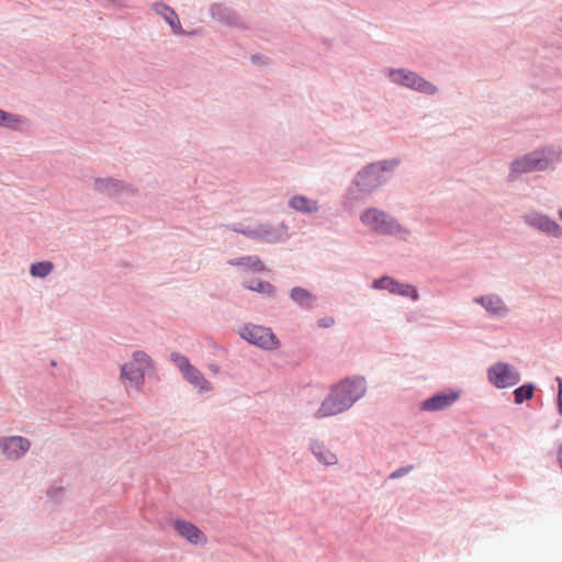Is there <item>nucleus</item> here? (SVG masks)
I'll list each match as a JSON object with an SVG mask.
<instances>
[{
  "label": "nucleus",
  "instance_id": "1",
  "mask_svg": "<svg viewBox=\"0 0 562 562\" xmlns=\"http://www.w3.org/2000/svg\"><path fill=\"white\" fill-rule=\"evenodd\" d=\"M367 391L368 381L363 375L346 376L330 386L313 416L316 419H324L344 414L363 398Z\"/></svg>",
  "mask_w": 562,
  "mask_h": 562
},
{
  "label": "nucleus",
  "instance_id": "2",
  "mask_svg": "<svg viewBox=\"0 0 562 562\" xmlns=\"http://www.w3.org/2000/svg\"><path fill=\"white\" fill-rule=\"evenodd\" d=\"M400 165L401 159L397 157L366 164L351 179L349 192L355 193L356 198H371L391 181Z\"/></svg>",
  "mask_w": 562,
  "mask_h": 562
},
{
  "label": "nucleus",
  "instance_id": "3",
  "mask_svg": "<svg viewBox=\"0 0 562 562\" xmlns=\"http://www.w3.org/2000/svg\"><path fill=\"white\" fill-rule=\"evenodd\" d=\"M359 222L371 234L407 241L412 231L403 225L393 214L379 207L367 206L359 213Z\"/></svg>",
  "mask_w": 562,
  "mask_h": 562
},
{
  "label": "nucleus",
  "instance_id": "4",
  "mask_svg": "<svg viewBox=\"0 0 562 562\" xmlns=\"http://www.w3.org/2000/svg\"><path fill=\"white\" fill-rule=\"evenodd\" d=\"M562 151L557 146H543L515 158L509 164L507 180L515 182L524 175L542 172L560 161Z\"/></svg>",
  "mask_w": 562,
  "mask_h": 562
},
{
  "label": "nucleus",
  "instance_id": "5",
  "mask_svg": "<svg viewBox=\"0 0 562 562\" xmlns=\"http://www.w3.org/2000/svg\"><path fill=\"white\" fill-rule=\"evenodd\" d=\"M382 74L392 85L420 94L434 97L439 92V88L435 83L409 68L385 67L382 69Z\"/></svg>",
  "mask_w": 562,
  "mask_h": 562
},
{
  "label": "nucleus",
  "instance_id": "6",
  "mask_svg": "<svg viewBox=\"0 0 562 562\" xmlns=\"http://www.w3.org/2000/svg\"><path fill=\"white\" fill-rule=\"evenodd\" d=\"M237 334L248 344L266 351L279 349L281 342L271 328L247 323L241 325Z\"/></svg>",
  "mask_w": 562,
  "mask_h": 562
},
{
  "label": "nucleus",
  "instance_id": "7",
  "mask_svg": "<svg viewBox=\"0 0 562 562\" xmlns=\"http://www.w3.org/2000/svg\"><path fill=\"white\" fill-rule=\"evenodd\" d=\"M171 361L180 370L183 379L190 383L200 394L209 393L213 390L212 383L205 379L203 373L191 364L189 358L179 352L170 355Z\"/></svg>",
  "mask_w": 562,
  "mask_h": 562
},
{
  "label": "nucleus",
  "instance_id": "8",
  "mask_svg": "<svg viewBox=\"0 0 562 562\" xmlns=\"http://www.w3.org/2000/svg\"><path fill=\"white\" fill-rule=\"evenodd\" d=\"M245 237L266 244H278L289 238V227L283 222L273 225L271 223H259L251 226L250 232L245 233Z\"/></svg>",
  "mask_w": 562,
  "mask_h": 562
},
{
  "label": "nucleus",
  "instance_id": "9",
  "mask_svg": "<svg viewBox=\"0 0 562 562\" xmlns=\"http://www.w3.org/2000/svg\"><path fill=\"white\" fill-rule=\"evenodd\" d=\"M487 380L496 389H508L518 384L521 374L516 367L510 363L498 361L488 367Z\"/></svg>",
  "mask_w": 562,
  "mask_h": 562
},
{
  "label": "nucleus",
  "instance_id": "10",
  "mask_svg": "<svg viewBox=\"0 0 562 562\" xmlns=\"http://www.w3.org/2000/svg\"><path fill=\"white\" fill-rule=\"evenodd\" d=\"M521 218L529 228L547 237L555 239L562 238V226L548 214L531 210L526 212Z\"/></svg>",
  "mask_w": 562,
  "mask_h": 562
},
{
  "label": "nucleus",
  "instance_id": "11",
  "mask_svg": "<svg viewBox=\"0 0 562 562\" xmlns=\"http://www.w3.org/2000/svg\"><path fill=\"white\" fill-rule=\"evenodd\" d=\"M30 439L23 436H0V450L8 461L21 460L31 449Z\"/></svg>",
  "mask_w": 562,
  "mask_h": 562
},
{
  "label": "nucleus",
  "instance_id": "12",
  "mask_svg": "<svg viewBox=\"0 0 562 562\" xmlns=\"http://www.w3.org/2000/svg\"><path fill=\"white\" fill-rule=\"evenodd\" d=\"M473 303L480 305L491 318L502 319L509 315L510 308L497 293H487L473 297Z\"/></svg>",
  "mask_w": 562,
  "mask_h": 562
},
{
  "label": "nucleus",
  "instance_id": "13",
  "mask_svg": "<svg viewBox=\"0 0 562 562\" xmlns=\"http://www.w3.org/2000/svg\"><path fill=\"white\" fill-rule=\"evenodd\" d=\"M371 286L374 290H386L392 294L409 297L413 301L419 300L418 291L414 285L409 283L400 282L389 276H383L379 279H375L372 282Z\"/></svg>",
  "mask_w": 562,
  "mask_h": 562
},
{
  "label": "nucleus",
  "instance_id": "14",
  "mask_svg": "<svg viewBox=\"0 0 562 562\" xmlns=\"http://www.w3.org/2000/svg\"><path fill=\"white\" fill-rule=\"evenodd\" d=\"M92 190L109 198H117L124 193H134V189L128 183L112 177L94 178Z\"/></svg>",
  "mask_w": 562,
  "mask_h": 562
},
{
  "label": "nucleus",
  "instance_id": "15",
  "mask_svg": "<svg viewBox=\"0 0 562 562\" xmlns=\"http://www.w3.org/2000/svg\"><path fill=\"white\" fill-rule=\"evenodd\" d=\"M461 396V391L448 389L424 400L419 408L424 412H440L451 407Z\"/></svg>",
  "mask_w": 562,
  "mask_h": 562
},
{
  "label": "nucleus",
  "instance_id": "16",
  "mask_svg": "<svg viewBox=\"0 0 562 562\" xmlns=\"http://www.w3.org/2000/svg\"><path fill=\"white\" fill-rule=\"evenodd\" d=\"M209 12L212 19L218 21L224 25L238 29H243L246 26L245 23L241 21L240 16L237 14V12L225 4L213 3L211 4Z\"/></svg>",
  "mask_w": 562,
  "mask_h": 562
},
{
  "label": "nucleus",
  "instance_id": "17",
  "mask_svg": "<svg viewBox=\"0 0 562 562\" xmlns=\"http://www.w3.org/2000/svg\"><path fill=\"white\" fill-rule=\"evenodd\" d=\"M150 7L157 15L168 23L173 34L180 35L184 33L177 12L170 5L162 1H155Z\"/></svg>",
  "mask_w": 562,
  "mask_h": 562
},
{
  "label": "nucleus",
  "instance_id": "18",
  "mask_svg": "<svg viewBox=\"0 0 562 562\" xmlns=\"http://www.w3.org/2000/svg\"><path fill=\"white\" fill-rule=\"evenodd\" d=\"M288 206L303 215L312 216L319 212L318 200L311 199L304 194H293L288 200Z\"/></svg>",
  "mask_w": 562,
  "mask_h": 562
},
{
  "label": "nucleus",
  "instance_id": "19",
  "mask_svg": "<svg viewBox=\"0 0 562 562\" xmlns=\"http://www.w3.org/2000/svg\"><path fill=\"white\" fill-rule=\"evenodd\" d=\"M177 533L190 543L202 544L206 542L204 533L192 522L178 519L173 524Z\"/></svg>",
  "mask_w": 562,
  "mask_h": 562
},
{
  "label": "nucleus",
  "instance_id": "20",
  "mask_svg": "<svg viewBox=\"0 0 562 562\" xmlns=\"http://www.w3.org/2000/svg\"><path fill=\"white\" fill-rule=\"evenodd\" d=\"M290 300L301 310L314 308L317 296L303 286H293L289 292Z\"/></svg>",
  "mask_w": 562,
  "mask_h": 562
},
{
  "label": "nucleus",
  "instance_id": "21",
  "mask_svg": "<svg viewBox=\"0 0 562 562\" xmlns=\"http://www.w3.org/2000/svg\"><path fill=\"white\" fill-rule=\"evenodd\" d=\"M310 450L317 461L324 465H335L338 462L337 456L323 441L311 440Z\"/></svg>",
  "mask_w": 562,
  "mask_h": 562
},
{
  "label": "nucleus",
  "instance_id": "22",
  "mask_svg": "<svg viewBox=\"0 0 562 562\" xmlns=\"http://www.w3.org/2000/svg\"><path fill=\"white\" fill-rule=\"evenodd\" d=\"M229 266L241 267L245 271L251 272H265L268 271L266 265L256 255L241 256L229 259L227 261Z\"/></svg>",
  "mask_w": 562,
  "mask_h": 562
},
{
  "label": "nucleus",
  "instance_id": "23",
  "mask_svg": "<svg viewBox=\"0 0 562 562\" xmlns=\"http://www.w3.org/2000/svg\"><path fill=\"white\" fill-rule=\"evenodd\" d=\"M243 288L260 293L269 299H274L277 295V288L268 281L251 278L249 280H244L241 283Z\"/></svg>",
  "mask_w": 562,
  "mask_h": 562
},
{
  "label": "nucleus",
  "instance_id": "24",
  "mask_svg": "<svg viewBox=\"0 0 562 562\" xmlns=\"http://www.w3.org/2000/svg\"><path fill=\"white\" fill-rule=\"evenodd\" d=\"M146 372L147 371L143 368L134 366L130 362L121 367V378L127 380L131 385L135 386L136 389H140V386L144 384Z\"/></svg>",
  "mask_w": 562,
  "mask_h": 562
},
{
  "label": "nucleus",
  "instance_id": "25",
  "mask_svg": "<svg viewBox=\"0 0 562 562\" xmlns=\"http://www.w3.org/2000/svg\"><path fill=\"white\" fill-rule=\"evenodd\" d=\"M26 125L29 120L25 116L0 109V127L19 131Z\"/></svg>",
  "mask_w": 562,
  "mask_h": 562
},
{
  "label": "nucleus",
  "instance_id": "26",
  "mask_svg": "<svg viewBox=\"0 0 562 562\" xmlns=\"http://www.w3.org/2000/svg\"><path fill=\"white\" fill-rule=\"evenodd\" d=\"M54 270L52 261H37L31 265L30 274L34 278L44 279L49 276Z\"/></svg>",
  "mask_w": 562,
  "mask_h": 562
},
{
  "label": "nucleus",
  "instance_id": "27",
  "mask_svg": "<svg viewBox=\"0 0 562 562\" xmlns=\"http://www.w3.org/2000/svg\"><path fill=\"white\" fill-rule=\"evenodd\" d=\"M536 385L531 382L525 383L514 390V401L516 404H522L525 401L532 398Z\"/></svg>",
  "mask_w": 562,
  "mask_h": 562
},
{
  "label": "nucleus",
  "instance_id": "28",
  "mask_svg": "<svg viewBox=\"0 0 562 562\" xmlns=\"http://www.w3.org/2000/svg\"><path fill=\"white\" fill-rule=\"evenodd\" d=\"M130 363L140 367L146 371H149L153 368V361L150 357L143 350L133 352Z\"/></svg>",
  "mask_w": 562,
  "mask_h": 562
},
{
  "label": "nucleus",
  "instance_id": "29",
  "mask_svg": "<svg viewBox=\"0 0 562 562\" xmlns=\"http://www.w3.org/2000/svg\"><path fill=\"white\" fill-rule=\"evenodd\" d=\"M413 469H414V465H406V467L398 468L389 475V479L396 480V479L403 477V476L407 475Z\"/></svg>",
  "mask_w": 562,
  "mask_h": 562
},
{
  "label": "nucleus",
  "instance_id": "30",
  "mask_svg": "<svg viewBox=\"0 0 562 562\" xmlns=\"http://www.w3.org/2000/svg\"><path fill=\"white\" fill-rule=\"evenodd\" d=\"M225 227L244 236L246 232L251 231V226H244L243 224L225 225Z\"/></svg>",
  "mask_w": 562,
  "mask_h": 562
},
{
  "label": "nucleus",
  "instance_id": "31",
  "mask_svg": "<svg viewBox=\"0 0 562 562\" xmlns=\"http://www.w3.org/2000/svg\"><path fill=\"white\" fill-rule=\"evenodd\" d=\"M558 382V398H557V405H558V413L560 416H562V378H557Z\"/></svg>",
  "mask_w": 562,
  "mask_h": 562
},
{
  "label": "nucleus",
  "instance_id": "32",
  "mask_svg": "<svg viewBox=\"0 0 562 562\" xmlns=\"http://www.w3.org/2000/svg\"><path fill=\"white\" fill-rule=\"evenodd\" d=\"M335 319L331 316H325L317 321V325L319 328H330L334 326Z\"/></svg>",
  "mask_w": 562,
  "mask_h": 562
},
{
  "label": "nucleus",
  "instance_id": "33",
  "mask_svg": "<svg viewBox=\"0 0 562 562\" xmlns=\"http://www.w3.org/2000/svg\"><path fill=\"white\" fill-rule=\"evenodd\" d=\"M61 493H63V488H59V487H58V488H50V490L48 491V496H49V497H57V496H59Z\"/></svg>",
  "mask_w": 562,
  "mask_h": 562
},
{
  "label": "nucleus",
  "instance_id": "34",
  "mask_svg": "<svg viewBox=\"0 0 562 562\" xmlns=\"http://www.w3.org/2000/svg\"><path fill=\"white\" fill-rule=\"evenodd\" d=\"M558 462L562 469V443L560 445L559 450H558Z\"/></svg>",
  "mask_w": 562,
  "mask_h": 562
},
{
  "label": "nucleus",
  "instance_id": "35",
  "mask_svg": "<svg viewBox=\"0 0 562 562\" xmlns=\"http://www.w3.org/2000/svg\"><path fill=\"white\" fill-rule=\"evenodd\" d=\"M559 90H560V88H555V89L543 88V89H542V91H543L544 93H547V92H549V91H559Z\"/></svg>",
  "mask_w": 562,
  "mask_h": 562
},
{
  "label": "nucleus",
  "instance_id": "36",
  "mask_svg": "<svg viewBox=\"0 0 562 562\" xmlns=\"http://www.w3.org/2000/svg\"><path fill=\"white\" fill-rule=\"evenodd\" d=\"M558 215H559V217H560V218H561V221H562V209H560V210L558 211Z\"/></svg>",
  "mask_w": 562,
  "mask_h": 562
},
{
  "label": "nucleus",
  "instance_id": "37",
  "mask_svg": "<svg viewBox=\"0 0 562 562\" xmlns=\"http://www.w3.org/2000/svg\"><path fill=\"white\" fill-rule=\"evenodd\" d=\"M212 370H213L214 372H217V371H218V367H216V366H215V367H213V368H212Z\"/></svg>",
  "mask_w": 562,
  "mask_h": 562
}]
</instances>
